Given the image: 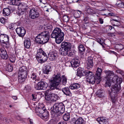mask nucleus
<instances>
[{
	"label": "nucleus",
	"mask_w": 124,
	"mask_h": 124,
	"mask_svg": "<svg viewBox=\"0 0 124 124\" xmlns=\"http://www.w3.org/2000/svg\"><path fill=\"white\" fill-rule=\"evenodd\" d=\"M64 109V106L62 103H55L51 108V113L53 116L57 117L62 114Z\"/></svg>",
	"instance_id": "nucleus-1"
},
{
	"label": "nucleus",
	"mask_w": 124,
	"mask_h": 124,
	"mask_svg": "<svg viewBox=\"0 0 124 124\" xmlns=\"http://www.w3.org/2000/svg\"><path fill=\"white\" fill-rule=\"evenodd\" d=\"M64 35V33L62 31L61 29L56 27L54 29L51 34V37L55 39L56 43L59 44L63 40Z\"/></svg>",
	"instance_id": "nucleus-2"
},
{
	"label": "nucleus",
	"mask_w": 124,
	"mask_h": 124,
	"mask_svg": "<svg viewBox=\"0 0 124 124\" xmlns=\"http://www.w3.org/2000/svg\"><path fill=\"white\" fill-rule=\"evenodd\" d=\"M120 81L118 82V84H115L111 86V92L109 93L112 102L114 103L115 102V97L117 94L119 93L121 90L120 84L122 81V79H120Z\"/></svg>",
	"instance_id": "nucleus-3"
},
{
	"label": "nucleus",
	"mask_w": 124,
	"mask_h": 124,
	"mask_svg": "<svg viewBox=\"0 0 124 124\" xmlns=\"http://www.w3.org/2000/svg\"><path fill=\"white\" fill-rule=\"evenodd\" d=\"M49 33L45 31L39 34L35 38L36 42L39 44H44L47 42L49 40Z\"/></svg>",
	"instance_id": "nucleus-4"
},
{
	"label": "nucleus",
	"mask_w": 124,
	"mask_h": 124,
	"mask_svg": "<svg viewBox=\"0 0 124 124\" xmlns=\"http://www.w3.org/2000/svg\"><path fill=\"white\" fill-rule=\"evenodd\" d=\"M27 75V71L26 67L23 66L19 69L18 73V81L19 83H22L24 82L26 78Z\"/></svg>",
	"instance_id": "nucleus-5"
},
{
	"label": "nucleus",
	"mask_w": 124,
	"mask_h": 124,
	"mask_svg": "<svg viewBox=\"0 0 124 124\" xmlns=\"http://www.w3.org/2000/svg\"><path fill=\"white\" fill-rule=\"evenodd\" d=\"M36 57L38 62L41 63L46 61L47 59L46 54L41 49L38 50Z\"/></svg>",
	"instance_id": "nucleus-6"
},
{
	"label": "nucleus",
	"mask_w": 124,
	"mask_h": 124,
	"mask_svg": "<svg viewBox=\"0 0 124 124\" xmlns=\"http://www.w3.org/2000/svg\"><path fill=\"white\" fill-rule=\"evenodd\" d=\"M60 74H57L53 77V79L51 80L50 89L53 90L55 88L58 86L61 82V79Z\"/></svg>",
	"instance_id": "nucleus-7"
},
{
	"label": "nucleus",
	"mask_w": 124,
	"mask_h": 124,
	"mask_svg": "<svg viewBox=\"0 0 124 124\" xmlns=\"http://www.w3.org/2000/svg\"><path fill=\"white\" fill-rule=\"evenodd\" d=\"M61 48L59 49L60 53L61 55L65 54L68 52V50L70 49L71 48V45L69 42H63L61 44Z\"/></svg>",
	"instance_id": "nucleus-8"
},
{
	"label": "nucleus",
	"mask_w": 124,
	"mask_h": 124,
	"mask_svg": "<svg viewBox=\"0 0 124 124\" xmlns=\"http://www.w3.org/2000/svg\"><path fill=\"white\" fill-rule=\"evenodd\" d=\"M9 37L6 34H1L0 35V41L3 44L2 45L7 48L9 46Z\"/></svg>",
	"instance_id": "nucleus-9"
},
{
	"label": "nucleus",
	"mask_w": 124,
	"mask_h": 124,
	"mask_svg": "<svg viewBox=\"0 0 124 124\" xmlns=\"http://www.w3.org/2000/svg\"><path fill=\"white\" fill-rule=\"evenodd\" d=\"M39 10L37 8H33L31 9L29 11V16L33 19H34L38 17L39 16Z\"/></svg>",
	"instance_id": "nucleus-10"
},
{
	"label": "nucleus",
	"mask_w": 124,
	"mask_h": 124,
	"mask_svg": "<svg viewBox=\"0 0 124 124\" xmlns=\"http://www.w3.org/2000/svg\"><path fill=\"white\" fill-rule=\"evenodd\" d=\"M86 81L89 84H94L95 82V79L92 73L90 71L86 76Z\"/></svg>",
	"instance_id": "nucleus-11"
},
{
	"label": "nucleus",
	"mask_w": 124,
	"mask_h": 124,
	"mask_svg": "<svg viewBox=\"0 0 124 124\" xmlns=\"http://www.w3.org/2000/svg\"><path fill=\"white\" fill-rule=\"evenodd\" d=\"M48 86L46 83L44 81H42L38 82L35 87L37 90H45Z\"/></svg>",
	"instance_id": "nucleus-12"
},
{
	"label": "nucleus",
	"mask_w": 124,
	"mask_h": 124,
	"mask_svg": "<svg viewBox=\"0 0 124 124\" xmlns=\"http://www.w3.org/2000/svg\"><path fill=\"white\" fill-rule=\"evenodd\" d=\"M90 72V71L85 70L83 68H79L77 70V75L78 76L80 77L85 75L86 76Z\"/></svg>",
	"instance_id": "nucleus-13"
},
{
	"label": "nucleus",
	"mask_w": 124,
	"mask_h": 124,
	"mask_svg": "<svg viewBox=\"0 0 124 124\" xmlns=\"http://www.w3.org/2000/svg\"><path fill=\"white\" fill-rule=\"evenodd\" d=\"M51 90H52L50 89L47 90L46 92V95L47 93V95L45 97V99L46 100L51 101H55L54 100L55 94L54 93H51V92L50 93H49V91Z\"/></svg>",
	"instance_id": "nucleus-14"
},
{
	"label": "nucleus",
	"mask_w": 124,
	"mask_h": 124,
	"mask_svg": "<svg viewBox=\"0 0 124 124\" xmlns=\"http://www.w3.org/2000/svg\"><path fill=\"white\" fill-rule=\"evenodd\" d=\"M16 30L19 36L22 38L24 36L26 33V31L23 27L17 28Z\"/></svg>",
	"instance_id": "nucleus-15"
},
{
	"label": "nucleus",
	"mask_w": 124,
	"mask_h": 124,
	"mask_svg": "<svg viewBox=\"0 0 124 124\" xmlns=\"http://www.w3.org/2000/svg\"><path fill=\"white\" fill-rule=\"evenodd\" d=\"M93 58L91 56H89L86 61V68L88 69H90L93 66Z\"/></svg>",
	"instance_id": "nucleus-16"
},
{
	"label": "nucleus",
	"mask_w": 124,
	"mask_h": 124,
	"mask_svg": "<svg viewBox=\"0 0 124 124\" xmlns=\"http://www.w3.org/2000/svg\"><path fill=\"white\" fill-rule=\"evenodd\" d=\"M0 56L1 58L5 60L8 59V54L4 48L0 49Z\"/></svg>",
	"instance_id": "nucleus-17"
},
{
	"label": "nucleus",
	"mask_w": 124,
	"mask_h": 124,
	"mask_svg": "<svg viewBox=\"0 0 124 124\" xmlns=\"http://www.w3.org/2000/svg\"><path fill=\"white\" fill-rule=\"evenodd\" d=\"M36 112L39 116H40V114H42L46 111L45 108L44 106L40 108L39 107L36 108Z\"/></svg>",
	"instance_id": "nucleus-18"
},
{
	"label": "nucleus",
	"mask_w": 124,
	"mask_h": 124,
	"mask_svg": "<svg viewBox=\"0 0 124 124\" xmlns=\"http://www.w3.org/2000/svg\"><path fill=\"white\" fill-rule=\"evenodd\" d=\"M57 54L54 52H50L48 54V58L51 61L55 60L57 59Z\"/></svg>",
	"instance_id": "nucleus-19"
},
{
	"label": "nucleus",
	"mask_w": 124,
	"mask_h": 124,
	"mask_svg": "<svg viewBox=\"0 0 124 124\" xmlns=\"http://www.w3.org/2000/svg\"><path fill=\"white\" fill-rule=\"evenodd\" d=\"M38 74H39L36 72H32L31 73L30 76V78L35 81H38L39 80V78Z\"/></svg>",
	"instance_id": "nucleus-20"
},
{
	"label": "nucleus",
	"mask_w": 124,
	"mask_h": 124,
	"mask_svg": "<svg viewBox=\"0 0 124 124\" xmlns=\"http://www.w3.org/2000/svg\"><path fill=\"white\" fill-rule=\"evenodd\" d=\"M104 72L106 76V78L109 80L111 77H113L114 73L112 71L110 70H105Z\"/></svg>",
	"instance_id": "nucleus-21"
},
{
	"label": "nucleus",
	"mask_w": 124,
	"mask_h": 124,
	"mask_svg": "<svg viewBox=\"0 0 124 124\" xmlns=\"http://www.w3.org/2000/svg\"><path fill=\"white\" fill-rule=\"evenodd\" d=\"M97 121L100 124H107L108 121L106 118L103 117H100L97 119Z\"/></svg>",
	"instance_id": "nucleus-22"
},
{
	"label": "nucleus",
	"mask_w": 124,
	"mask_h": 124,
	"mask_svg": "<svg viewBox=\"0 0 124 124\" xmlns=\"http://www.w3.org/2000/svg\"><path fill=\"white\" fill-rule=\"evenodd\" d=\"M79 62L78 60L75 59L73 60L70 62L72 67H76L79 65Z\"/></svg>",
	"instance_id": "nucleus-23"
},
{
	"label": "nucleus",
	"mask_w": 124,
	"mask_h": 124,
	"mask_svg": "<svg viewBox=\"0 0 124 124\" xmlns=\"http://www.w3.org/2000/svg\"><path fill=\"white\" fill-rule=\"evenodd\" d=\"M122 79L118 78L117 76H115L113 77H111L109 80H110V81H112V82L116 83L115 84H117V82L120 81V79Z\"/></svg>",
	"instance_id": "nucleus-24"
},
{
	"label": "nucleus",
	"mask_w": 124,
	"mask_h": 124,
	"mask_svg": "<svg viewBox=\"0 0 124 124\" xmlns=\"http://www.w3.org/2000/svg\"><path fill=\"white\" fill-rule=\"evenodd\" d=\"M24 45L25 47L27 48H30L31 45V42L30 39L27 38L24 41Z\"/></svg>",
	"instance_id": "nucleus-25"
},
{
	"label": "nucleus",
	"mask_w": 124,
	"mask_h": 124,
	"mask_svg": "<svg viewBox=\"0 0 124 124\" xmlns=\"http://www.w3.org/2000/svg\"><path fill=\"white\" fill-rule=\"evenodd\" d=\"M18 8L20 9L25 10L28 8V7L26 4L24 3H21L19 5Z\"/></svg>",
	"instance_id": "nucleus-26"
},
{
	"label": "nucleus",
	"mask_w": 124,
	"mask_h": 124,
	"mask_svg": "<svg viewBox=\"0 0 124 124\" xmlns=\"http://www.w3.org/2000/svg\"><path fill=\"white\" fill-rule=\"evenodd\" d=\"M51 67L49 65L46 66L43 69V72L44 74H48L49 72L51 71Z\"/></svg>",
	"instance_id": "nucleus-27"
},
{
	"label": "nucleus",
	"mask_w": 124,
	"mask_h": 124,
	"mask_svg": "<svg viewBox=\"0 0 124 124\" xmlns=\"http://www.w3.org/2000/svg\"><path fill=\"white\" fill-rule=\"evenodd\" d=\"M62 91L64 94L67 95H70L71 94L69 89L68 87H65L62 89Z\"/></svg>",
	"instance_id": "nucleus-28"
},
{
	"label": "nucleus",
	"mask_w": 124,
	"mask_h": 124,
	"mask_svg": "<svg viewBox=\"0 0 124 124\" xmlns=\"http://www.w3.org/2000/svg\"><path fill=\"white\" fill-rule=\"evenodd\" d=\"M110 22L111 24L114 26H117L119 24L118 23H119V21L118 19L111 18L110 20Z\"/></svg>",
	"instance_id": "nucleus-29"
},
{
	"label": "nucleus",
	"mask_w": 124,
	"mask_h": 124,
	"mask_svg": "<svg viewBox=\"0 0 124 124\" xmlns=\"http://www.w3.org/2000/svg\"><path fill=\"white\" fill-rule=\"evenodd\" d=\"M80 87V85L78 83H74L72 84L70 86V88L71 89H78Z\"/></svg>",
	"instance_id": "nucleus-30"
},
{
	"label": "nucleus",
	"mask_w": 124,
	"mask_h": 124,
	"mask_svg": "<svg viewBox=\"0 0 124 124\" xmlns=\"http://www.w3.org/2000/svg\"><path fill=\"white\" fill-rule=\"evenodd\" d=\"M102 69L99 68H98L96 71L95 75L97 78L98 79L100 78V76L102 71Z\"/></svg>",
	"instance_id": "nucleus-31"
},
{
	"label": "nucleus",
	"mask_w": 124,
	"mask_h": 124,
	"mask_svg": "<svg viewBox=\"0 0 124 124\" xmlns=\"http://www.w3.org/2000/svg\"><path fill=\"white\" fill-rule=\"evenodd\" d=\"M3 13L4 16L9 15L10 13V11L9 9L8 8H4L3 10Z\"/></svg>",
	"instance_id": "nucleus-32"
},
{
	"label": "nucleus",
	"mask_w": 124,
	"mask_h": 124,
	"mask_svg": "<svg viewBox=\"0 0 124 124\" xmlns=\"http://www.w3.org/2000/svg\"><path fill=\"white\" fill-rule=\"evenodd\" d=\"M40 115V116H39L42 119L45 120L48 118V114L47 111H45L43 114Z\"/></svg>",
	"instance_id": "nucleus-33"
},
{
	"label": "nucleus",
	"mask_w": 124,
	"mask_h": 124,
	"mask_svg": "<svg viewBox=\"0 0 124 124\" xmlns=\"http://www.w3.org/2000/svg\"><path fill=\"white\" fill-rule=\"evenodd\" d=\"M96 94L97 96L100 98H102L104 96L103 93L102 91L100 90H98L96 92Z\"/></svg>",
	"instance_id": "nucleus-34"
},
{
	"label": "nucleus",
	"mask_w": 124,
	"mask_h": 124,
	"mask_svg": "<svg viewBox=\"0 0 124 124\" xmlns=\"http://www.w3.org/2000/svg\"><path fill=\"white\" fill-rule=\"evenodd\" d=\"M84 120L82 118L79 117L75 121V124H83Z\"/></svg>",
	"instance_id": "nucleus-35"
},
{
	"label": "nucleus",
	"mask_w": 124,
	"mask_h": 124,
	"mask_svg": "<svg viewBox=\"0 0 124 124\" xmlns=\"http://www.w3.org/2000/svg\"><path fill=\"white\" fill-rule=\"evenodd\" d=\"M82 13V12L79 10L76 11L74 12V16L75 18H79L80 17Z\"/></svg>",
	"instance_id": "nucleus-36"
},
{
	"label": "nucleus",
	"mask_w": 124,
	"mask_h": 124,
	"mask_svg": "<svg viewBox=\"0 0 124 124\" xmlns=\"http://www.w3.org/2000/svg\"><path fill=\"white\" fill-rule=\"evenodd\" d=\"M70 114L69 113H67L65 114L63 116V119L65 121H68L70 118Z\"/></svg>",
	"instance_id": "nucleus-37"
},
{
	"label": "nucleus",
	"mask_w": 124,
	"mask_h": 124,
	"mask_svg": "<svg viewBox=\"0 0 124 124\" xmlns=\"http://www.w3.org/2000/svg\"><path fill=\"white\" fill-rule=\"evenodd\" d=\"M75 54L74 52L73 51H71L70 50H68V52L67 51V52L66 53V54H63L62 55L63 56H65L67 55L68 56H72V55L74 54Z\"/></svg>",
	"instance_id": "nucleus-38"
},
{
	"label": "nucleus",
	"mask_w": 124,
	"mask_h": 124,
	"mask_svg": "<svg viewBox=\"0 0 124 124\" xmlns=\"http://www.w3.org/2000/svg\"><path fill=\"white\" fill-rule=\"evenodd\" d=\"M79 52L80 53L84 52L85 50V48L83 45H80L78 47Z\"/></svg>",
	"instance_id": "nucleus-39"
},
{
	"label": "nucleus",
	"mask_w": 124,
	"mask_h": 124,
	"mask_svg": "<svg viewBox=\"0 0 124 124\" xmlns=\"http://www.w3.org/2000/svg\"><path fill=\"white\" fill-rule=\"evenodd\" d=\"M62 85H65L67 83V78L64 75H62Z\"/></svg>",
	"instance_id": "nucleus-40"
},
{
	"label": "nucleus",
	"mask_w": 124,
	"mask_h": 124,
	"mask_svg": "<svg viewBox=\"0 0 124 124\" xmlns=\"http://www.w3.org/2000/svg\"><path fill=\"white\" fill-rule=\"evenodd\" d=\"M19 0H13L12 1V4L14 5L18 6L20 4Z\"/></svg>",
	"instance_id": "nucleus-41"
},
{
	"label": "nucleus",
	"mask_w": 124,
	"mask_h": 124,
	"mask_svg": "<svg viewBox=\"0 0 124 124\" xmlns=\"http://www.w3.org/2000/svg\"><path fill=\"white\" fill-rule=\"evenodd\" d=\"M9 60L12 63L14 62L16 60V58L14 55H10L9 58Z\"/></svg>",
	"instance_id": "nucleus-42"
},
{
	"label": "nucleus",
	"mask_w": 124,
	"mask_h": 124,
	"mask_svg": "<svg viewBox=\"0 0 124 124\" xmlns=\"http://www.w3.org/2000/svg\"><path fill=\"white\" fill-rule=\"evenodd\" d=\"M69 19V17L67 15H64L62 17L63 20L64 22H68Z\"/></svg>",
	"instance_id": "nucleus-43"
},
{
	"label": "nucleus",
	"mask_w": 124,
	"mask_h": 124,
	"mask_svg": "<svg viewBox=\"0 0 124 124\" xmlns=\"http://www.w3.org/2000/svg\"><path fill=\"white\" fill-rule=\"evenodd\" d=\"M25 13V12L24 10L20 9L19 10L17 14L19 16H20L24 14Z\"/></svg>",
	"instance_id": "nucleus-44"
},
{
	"label": "nucleus",
	"mask_w": 124,
	"mask_h": 124,
	"mask_svg": "<svg viewBox=\"0 0 124 124\" xmlns=\"http://www.w3.org/2000/svg\"><path fill=\"white\" fill-rule=\"evenodd\" d=\"M7 68L9 71L11 72L13 70V66L10 64L8 65Z\"/></svg>",
	"instance_id": "nucleus-45"
},
{
	"label": "nucleus",
	"mask_w": 124,
	"mask_h": 124,
	"mask_svg": "<svg viewBox=\"0 0 124 124\" xmlns=\"http://www.w3.org/2000/svg\"><path fill=\"white\" fill-rule=\"evenodd\" d=\"M109 80H108V79H107V80L106 82V84L107 86H109L111 85V83H112V81H110Z\"/></svg>",
	"instance_id": "nucleus-46"
},
{
	"label": "nucleus",
	"mask_w": 124,
	"mask_h": 124,
	"mask_svg": "<svg viewBox=\"0 0 124 124\" xmlns=\"http://www.w3.org/2000/svg\"><path fill=\"white\" fill-rule=\"evenodd\" d=\"M118 6L120 7L124 8V3L123 2H121L117 4Z\"/></svg>",
	"instance_id": "nucleus-47"
},
{
	"label": "nucleus",
	"mask_w": 124,
	"mask_h": 124,
	"mask_svg": "<svg viewBox=\"0 0 124 124\" xmlns=\"http://www.w3.org/2000/svg\"><path fill=\"white\" fill-rule=\"evenodd\" d=\"M53 26L52 25L48 24L46 26V28L47 30H49L50 31L52 30Z\"/></svg>",
	"instance_id": "nucleus-48"
},
{
	"label": "nucleus",
	"mask_w": 124,
	"mask_h": 124,
	"mask_svg": "<svg viewBox=\"0 0 124 124\" xmlns=\"http://www.w3.org/2000/svg\"><path fill=\"white\" fill-rule=\"evenodd\" d=\"M93 10L90 8H88L87 9V13L89 14H91L93 12Z\"/></svg>",
	"instance_id": "nucleus-49"
},
{
	"label": "nucleus",
	"mask_w": 124,
	"mask_h": 124,
	"mask_svg": "<svg viewBox=\"0 0 124 124\" xmlns=\"http://www.w3.org/2000/svg\"><path fill=\"white\" fill-rule=\"evenodd\" d=\"M0 22L2 23H4L5 22V19L3 17H1L0 18Z\"/></svg>",
	"instance_id": "nucleus-50"
},
{
	"label": "nucleus",
	"mask_w": 124,
	"mask_h": 124,
	"mask_svg": "<svg viewBox=\"0 0 124 124\" xmlns=\"http://www.w3.org/2000/svg\"><path fill=\"white\" fill-rule=\"evenodd\" d=\"M106 28L107 29H108V30H111L112 29L113 27L111 26L108 25L106 26Z\"/></svg>",
	"instance_id": "nucleus-51"
},
{
	"label": "nucleus",
	"mask_w": 124,
	"mask_h": 124,
	"mask_svg": "<svg viewBox=\"0 0 124 124\" xmlns=\"http://www.w3.org/2000/svg\"><path fill=\"white\" fill-rule=\"evenodd\" d=\"M89 19V18L88 16H86L85 17L84 19V22H87L88 21Z\"/></svg>",
	"instance_id": "nucleus-52"
},
{
	"label": "nucleus",
	"mask_w": 124,
	"mask_h": 124,
	"mask_svg": "<svg viewBox=\"0 0 124 124\" xmlns=\"http://www.w3.org/2000/svg\"><path fill=\"white\" fill-rule=\"evenodd\" d=\"M25 88L26 89L28 90V91H29V90H31V86H26L25 87Z\"/></svg>",
	"instance_id": "nucleus-53"
},
{
	"label": "nucleus",
	"mask_w": 124,
	"mask_h": 124,
	"mask_svg": "<svg viewBox=\"0 0 124 124\" xmlns=\"http://www.w3.org/2000/svg\"><path fill=\"white\" fill-rule=\"evenodd\" d=\"M28 120L29 121L30 124H34L33 122V121L32 119L28 118Z\"/></svg>",
	"instance_id": "nucleus-54"
},
{
	"label": "nucleus",
	"mask_w": 124,
	"mask_h": 124,
	"mask_svg": "<svg viewBox=\"0 0 124 124\" xmlns=\"http://www.w3.org/2000/svg\"><path fill=\"white\" fill-rule=\"evenodd\" d=\"M32 98L33 99H33L34 100H35L36 98V95L35 94H32Z\"/></svg>",
	"instance_id": "nucleus-55"
},
{
	"label": "nucleus",
	"mask_w": 124,
	"mask_h": 124,
	"mask_svg": "<svg viewBox=\"0 0 124 124\" xmlns=\"http://www.w3.org/2000/svg\"><path fill=\"white\" fill-rule=\"evenodd\" d=\"M99 21L100 23L101 24H102L103 23V19L101 18H99Z\"/></svg>",
	"instance_id": "nucleus-56"
},
{
	"label": "nucleus",
	"mask_w": 124,
	"mask_h": 124,
	"mask_svg": "<svg viewBox=\"0 0 124 124\" xmlns=\"http://www.w3.org/2000/svg\"><path fill=\"white\" fill-rule=\"evenodd\" d=\"M117 72L121 74L122 75H124V73H123V72L122 71L118 70Z\"/></svg>",
	"instance_id": "nucleus-57"
},
{
	"label": "nucleus",
	"mask_w": 124,
	"mask_h": 124,
	"mask_svg": "<svg viewBox=\"0 0 124 124\" xmlns=\"http://www.w3.org/2000/svg\"><path fill=\"white\" fill-rule=\"evenodd\" d=\"M16 118L18 120H20L21 119L20 117L19 116H17L16 117Z\"/></svg>",
	"instance_id": "nucleus-58"
},
{
	"label": "nucleus",
	"mask_w": 124,
	"mask_h": 124,
	"mask_svg": "<svg viewBox=\"0 0 124 124\" xmlns=\"http://www.w3.org/2000/svg\"><path fill=\"white\" fill-rule=\"evenodd\" d=\"M12 98L14 100H16L17 98V97L16 96H12Z\"/></svg>",
	"instance_id": "nucleus-59"
},
{
	"label": "nucleus",
	"mask_w": 124,
	"mask_h": 124,
	"mask_svg": "<svg viewBox=\"0 0 124 124\" xmlns=\"http://www.w3.org/2000/svg\"><path fill=\"white\" fill-rule=\"evenodd\" d=\"M118 18H119V17L118 16H115L113 17V18L115 19H118Z\"/></svg>",
	"instance_id": "nucleus-60"
},
{
	"label": "nucleus",
	"mask_w": 124,
	"mask_h": 124,
	"mask_svg": "<svg viewBox=\"0 0 124 124\" xmlns=\"http://www.w3.org/2000/svg\"><path fill=\"white\" fill-rule=\"evenodd\" d=\"M70 31H74V30L71 27L70 28H69Z\"/></svg>",
	"instance_id": "nucleus-61"
},
{
	"label": "nucleus",
	"mask_w": 124,
	"mask_h": 124,
	"mask_svg": "<svg viewBox=\"0 0 124 124\" xmlns=\"http://www.w3.org/2000/svg\"><path fill=\"white\" fill-rule=\"evenodd\" d=\"M77 117V116L76 115H75L74 116L73 118H72V120L74 121L76 119L75 117Z\"/></svg>",
	"instance_id": "nucleus-62"
},
{
	"label": "nucleus",
	"mask_w": 124,
	"mask_h": 124,
	"mask_svg": "<svg viewBox=\"0 0 124 124\" xmlns=\"http://www.w3.org/2000/svg\"><path fill=\"white\" fill-rule=\"evenodd\" d=\"M57 124H67V123L65 122L63 123L62 122H60L58 123Z\"/></svg>",
	"instance_id": "nucleus-63"
},
{
	"label": "nucleus",
	"mask_w": 124,
	"mask_h": 124,
	"mask_svg": "<svg viewBox=\"0 0 124 124\" xmlns=\"http://www.w3.org/2000/svg\"><path fill=\"white\" fill-rule=\"evenodd\" d=\"M101 40L100 39H99L98 40V42L100 44H101V45H102V43H101Z\"/></svg>",
	"instance_id": "nucleus-64"
}]
</instances>
